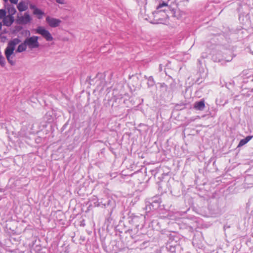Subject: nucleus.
Masks as SVG:
<instances>
[{
  "label": "nucleus",
  "mask_w": 253,
  "mask_h": 253,
  "mask_svg": "<svg viewBox=\"0 0 253 253\" xmlns=\"http://www.w3.org/2000/svg\"><path fill=\"white\" fill-rule=\"evenodd\" d=\"M21 41L18 38H14L8 42L7 45L4 50V54L8 62L11 66L16 64L15 53L14 50L16 45L19 44Z\"/></svg>",
  "instance_id": "f257e3e1"
},
{
  "label": "nucleus",
  "mask_w": 253,
  "mask_h": 253,
  "mask_svg": "<svg viewBox=\"0 0 253 253\" xmlns=\"http://www.w3.org/2000/svg\"><path fill=\"white\" fill-rule=\"evenodd\" d=\"M35 32L36 34L41 35L46 41L51 42L53 40L50 32L43 27L39 26L36 30Z\"/></svg>",
  "instance_id": "f03ea898"
},
{
  "label": "nucleus",
  "mask_w": 253,
  "mask_h": 253,
  "mask_svg": "<svg viewBox=\"0 0 253 253\" xmlns=\"http://www.w3.org/2000/svg\"><path fill=\"white\" fill-rule=\"evenodd\" d=\"M38 39V37L33 36L32 37L26 38L24 41L26 43L27 47L30 49H34L38 48L40 46Z\"/></svg>",
  "instance_id": "7ed1b4c3"
},
{
  "label": "nucleus",
  "mask_w": 253,
  "mask_h": 253,
  "mask_svg": "<svg viewBox=\"0 0 253 253\" xmlns=\"http://www.w3.org/2000/svg\"><path fill=\"white\" fill-rule=\"evenodd\" d=\"M32 20L30 15L28 13H25L23 15L17 17V22L20 24H26L30 23Z\"/></svg>",
  "instance_id": "20e7f679"
},
{
  "label": "nucleus",
  "mask_w": 253,
  "mask_h": 253,
  "mask_svg": "<svg viewBox=\"0 0 253 253\" xmlns=\"http://www.w3.org/2000/svg\"><path fill=\"white\" fill-rule=\"evenodd\" d=\"M46 22L50 27L52 28L58 27L61 23V21L60 19L52 18L49 16L46 17Z\"/></svg>",
  "instance_id": "39448f33"
},
{
  "label": "nucleus",
  "mask_w": 253,
  "mask_h": 253,
  "mask_svg": "<svg viewBox=\"0 0 253 253\" xmlns=\"http://www.w3.org/2000/svg\"><path fill=\"white\" fill-rule=\"evenodd\" d=\"M14 21V17L12 15H6L2 19V23L4 26L9 27Z\"/></svg>",
  "instance_id": "423d86ee"
},
{
  "label": "nucleus",
  "mask_w": 253,
  "mask_h": 253,
  "mask_svg": "<svg viewBox=\"0 0 253 253\" xmlns=\"http://www.w3.org/2000/svg\"><path fill=\"white\" fill-rule=\"evenodd\" d=\"M143 221V219L141 216H134L131 220V223L136 227V228H138Z\"/></svg>",
  "instance_id": "0eeeda50"
},
{
  "label": "nucleus",
  "mask_w": 253,
  "mask_h": 253,
  "mask_svg": "<svg viewBox=\"0 0 253 253\" xmlns=\"http://www.w3.org/2000/svg\"><path fill=\"white\" fill-rule=\"evenodd\" d=\"M205 107V101L204 100H201L199 101L196 102L194 103V108L197 110L202 111Z\"/></svg>",
  "instance_id": "6e6552de"
},
{
  "label": "nucleus",
  "mask_w": 253,
  "mask_h": 253,
  "mask_svg": "<svg viewBox=\"0 0 253 253\" xmlns=\"http://www.w3.org/2000/svg\"><path fill=\"white\" fill-rule=\"evenodd\" d=\"M17 9L20 12L26 10L28 9V4L24 1H20L17 6Z\"/></svg>",
  "instance_id": "1a4fd4ad"
},
{
  "label": "nucleus",
  "mask_w": 253,
  "mask_h": 253,
  "mask_svg": "<svg viewBox=\"0 0 253 253\" xmlns=\"http://www.w3.org/2000/svg\"><path fill=\"white\" fill-rule=\"evenodd\" d=\"M27 46L25 41L20 44L16 50V52L21 53L26 50Z\"/></svg>",
  "instance_id": "9d476101"
},
{
  "label": "nucleus",
  "mask_w": 253,
  "mask_h": 253,
  "mask_svg": "<svg viewBox=\"0 0 253 253\" xmlns=\"http://www.w3.org/2000/svg\"><path fill=\"white\" fill-rule=\"evenodd\" d=\"M253 137V136H248L245 138L241 139L238 145V147H242L247 144L251 139Z\"/></svg>",
  "instance_id": "9b49d317"
},
{
  "label": "nucleus",
  "mask_w": 253,
  "mask_h": 253,
  "mask_svg": "<svg viewBox=\"0 0 253 253\" xmlns=\"http://www.w3.org/2000/svg\"><path fill=\"white\" fill-rule=\"evenodd\" d=\"M33 14L38 16L39 19H41L42 17V15L44 14V12L39 8H37L34 10Z\"/></svg>",
  "instance_id": "f8f14e48"
},
{
  "label": "nucleus",
  "mask_w": 253,
  "mask_h": 253,
  "mask_svg": "<svg viewBox=\"0 0 253 253\" xmlns=\"http://www.w3.org/2000/svg\"><path fill=\"white\" fill-rule=\"evenodd\" d=\"M7 10L9 14L8 15L13 16L16 12V10L13 6H10L9 7H8L7 8Z\"/></svg>",
  "instance_id": "ddd939ff"
},
{
  "label": "nucleus",
  "mask_w": 253,
  "mask_h": 253,
  "mask_svg": "<svg viewBox=\"0 0 253 253\" xmlns=\"http://www.w3.org/2000/svg\"><path fill=\"white\" fill-rule=\"evenodd\" d=\"M168 4L167 2H164V1H160L158 5L157 6V9L159 10L161 9L162 8L164 7H168Z\"/></svg>",
  "instance_id": "4468645a"
},
{
  "label": "nucleus",
  "mask_w": 253,
  "mask_h": 253,
  "mask_svg": "<svg viewBox=\"0 0 253 253\" xmlns=\"http://www.w3.org/2000/svg\"><path fill=\"white\" fill-rule=\"evenodd\" d=\"M0 64L2 67H4L5 65V58L1 55H0Z\"/></svg>",
  "instance_id": "2eb2a0df"
},
{
  "label": "nucleus",
  "mask_w": 253,
  "mask_h": 253,
  "mask_svg": "<svg viewBox=\"0 0 253 253\" xmlns=\"http://www.w3.org/2000/svg\"><path fill=\"white\" fill-rule=\"evenodd\" d=\"M6 14V12L4 9H0V19H3Z\"/></svg>",
  "instance_id": "dca6fc26"
},
{
  "label": "nucleus",
  "mask_w": 253,
  "mask_h": 253,
  "mask_svg": "<svg viewBox=\"0 0 253 253\" xmlns=\"http://www.w3.org/2000/svg\"><path fill=\"white\" fill-rule=\"evenodd\" d=\"M160 202L158 201H154L151 203V206L153 207L155 206H157V207H159L160 206Z\"/></svg>",
  "instance_id": "f3484780"
},
{
  "label": "nucleus",
  "mask_w": 253,
  "mask_h": 253,
  "mask_svg": "<svg viewBox=\"0 0 253 253\" xmlns=\"http://www.w3.org/2000/svg\"><path fill=\"white\" fill-rule=\"evenodd\" d=\"M56 2L61 4H64L66 3L64 0H56Z\"/></svg>",
  "instance_id": "a211bd4d"
},
{
  "label": "nucleus",
  "mask_w": 253,
  "mask_h": 253,
  "mask_svg": "<svg viewBox=\"0 0 253 253\" xmlns=\"http://www.w3.org/2000/svg\"><path fill=\"white\" fill-rule=\"evenodd\" d=\"M30 8L32 9H33L34 10H35V9L38 8L35 5L33 4H31L30 5Z\"/></svg>",
  "instance_id": "6ab92c4d"
},
{
  "label": "nucleus",
  "mask_w": 253,
  "mask_h": 253,
  "mask_svg": "<svg viewBox=\"0 0 253 253\" xmlns=\"http://www.w3.org/2000/svg\"><path fill=\"white\" fill-rule=\"evenodd\" d=\"M9 1L11 3L17 4L18 0H9Z\"/></svg>",
  "instance_id": "aec40b11"
},
{
  "label": "nucleus",
  "mask_w": 253,
  "mask_h": 253,
  "mask_svg": "<svg viewBox=\"0 0 253 253\" xmlns=\"http://www.w3.org/2000/svg\"><path fill=\"white\" fill-rule=\"evenodd\" d=\"M148 81H149V82H152V84H154V80H153V77H150L149 78Z\"/></svg>",
  "instance_id": "412c9836"
},
{
  "label": "nucleus",
  "mask_w": 253,
  "mask_h": 253,
  "mask_svg": "<svg viewBox=\"0 0 253 253\" xmlns=\"http://www.w3.org/2000/svg\"><path fill=\"white\" fill-rule=\"evenodd\" d=\"M160 70L161 71L162 70V65L160 64L159 66Z\"/></svg>",
  "instance_id": "4be33fe9"
},
{
  "label": "nucleus",
  "mask_w": 253,
  "mask_h": 253,
  "mask_svg": "<svg viewBox=\"0 0 253 253\" xmlns=\"http://www.w3.org/2000/svg\"><path fill=\"white\" fill-rule=\"evenodd\" d=\"M2 26V23L0 22V31L1 30Z\"/></svg>",
  "instance_id": "5701e85b"
},
{
  "label": "nucleus",
  "mask_w": 253,
  "mask_h": 253,
  "mask_svg": "<svg viewBox=\"0 0 253 253\" xmlns=\"http://www.w3.org/2000/svg\"><path fill=\"white\" fill-rule=\"evenodd\" d=\"M4 1L6 2L8 0H3Z\"/></svg>",
  "instance_id": "b1692460"
}]
</instances>
